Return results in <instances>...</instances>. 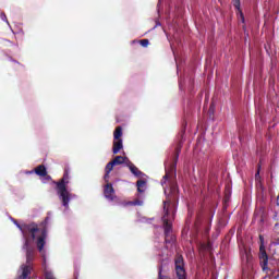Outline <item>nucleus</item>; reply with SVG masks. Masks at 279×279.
<instances>
[{
  "label": "nucleus",
  "mask_w": 279,
  "mask_h": 279,
  "mask_svg": "<svg viewBox=\"0 0 279 279\" xmlns=\"http://www.w3.org/2000/svg\"><path fill=\"white\" fill-rule=\"evenodd\" d=\"M21 230L26 239V245L36 243L37 250H39L40 254H45V239H47V232L45 229H40L36 225H28L21 228Z\"/></svg>",
  "instance_id": "obj_1"
},
{
  "label": "nucleus",
  "mask_w": 279,
  "mask_h": 279,
  "mask_svg": "<svg viewBox=\"0 0 279 279\" xmlns=\"http://www.w3.org/2000/svg\"><path fill=\"white\" fill-rule=\"evenodd\" d=\"M128 165L130 171L134 174V175H138V169L132 165V162H130V159H128V157H123V156H117L111 162H109L106 166V174H105V180H108L109 175H110V171H112L114 165Z\"/></svg>",
  "instance_id": "obj_2"
},
{
  "label": "nucleus",
  "mask_w": 279,
  "mask_h": 279,
  "mask_svg": "<svg viewBox=\"0 0 279 279\" xmlns=\"http://www.w3.org/2000/svg\"><path fill=\"white\" fill-rule=\"evenodd\" d=\"M34 258V253L32 251L26 252V263L27 265H22L20 270L17 271V279H27L29 278V274H32V266L29 262Z\"/></svg>",
  "instance_id": "obj_3"
},
{
  "label": "nucleus",
  "mask_w": 279,
  "mask_h": 279,
  "mask_svg": "<svg viewBox=\"0 0 279 279\" xmlns=\"http://www.w3.org/2000/svg\"><path fill=\"white\" fill-rule=\"evenodd\" d=\"M121 136H123V130L121 126H118L113 133V154H119L123 149V140Z\"/></svg>",
  "instance_id": "obj_4"
},
{
  "label": "nucleus",
  "mask_w": 279,
  "mask_h": 279,
  "mask_svg": "<svg viewBox=\"0 0 279 279\" xmlns=\"http://www.w3.org/2000/svg\"><path fill=\"white\" fill-rule=\"evenodd\" d=\"M58 194L60 195V198L63 202V206L68 208L69 199H71V194L69 193V191H66V184L64 183V181L58 183Z\"/></svg>",
  "instance_id": "obj_5"
},
{
  "label": "nucleus",
  "mask_w": 279,
  "mask_h": 279,
  "mask_svg": "<svg viewBox=\"0 0 279 279\" xmlns=\"http://www.w3.org/2000/svg\"><path fill=\"white\" fill-rule=\"evenodd\" d=\"M259 260L263 268V271H267V263L269 257L267 256V251H265V245L260 244L259 246Z\"/></svg>",
  "instance_id": "obj_6"
},
{
  "label": "nucleus",
  "mask_w": 279,
  "mask_h": 279,
  "mask_svg": "<svg viewBox=\"0 0 279 279\" xmlns=\"http://www.w3.org/2000/svg\"><path fill=\"white\" fill-rule=\"evenodd\" d=\"M105 197L111 202L114 199V189L110 183H107L105 186Z\"/></svg>",
  "instance_id": "obj_7"
},
{
  "label": "nucleus",
  "mask_w": 279,
  "mask_h": 279,
  "mask_svg": "<svg viewBox=\"0 0 279 279\" xmlns=\"http://www.w3.org/2000/svg\"><path fill=\"white\" fill-rule=\"evenodd\" d=\"M233 5L235 10H238V16H240L241 21H245V17L243 16V12L241 11V0H233Z\"/></svg>",
  "instance_id": "obj_8"
},
{
  "label": "nucleus",
  "mask_w": 279,
  "mask_h": 279,
  "mask_svg": "<svg viewBox=\"0 0 279 279\" xmlns=\"http://www.w3.org/2000/svg\"><path fill=\"white\" fill-rule=\"evenodd\" d=\"M35 173L37 175H41V177H45L47 175V169L45 168V166H39L35 169Z\"/></svg>",
  "instance_id": "obj_9"
},
{
  "label": "nucleus",
  "mask_w": 279,
  "mask_h": 279,
  "mask_svg": "<svg viewBox=\"0 0 279 279\" xmlns=\"http://www.w3.org/2000/svg\"><path fill=\"white\" fill-rule=\"evenodd\" d=\"M145 189H147V183L145 181H137V191L138 193H145Z\"/></svg>",
  "instance_id": "obj_10"
},
{
  "label": "nucleus",
  "mask_w": 279,
  "mask_h": 279,
  "mask_svg": "<svg viewBox=\"0 0 279 279\" xmlns=\"http://www.w3.org/2000/svg\"><path fill=\"white\" fill-rule=\"evenodd\" d=\"M163 223H165L166 232H169V230H171V223H169V220L167 219V215L163 216Z\"/></svg>",
  "instance_id": "obj_11"
},
{
  "label": "nucleus",
  "mask_w": 279,
  "mask_h": 279,
  "mask_svg": "<svg viewBox=\"0 0 279 279\" xmlns=\"http://www.w3.org/2000/svg\"><path fill=\"white\" fill-rule=\"evenodd\" d=\"M46 279H56L52 271H46Z\"/></svg>",
  "instance_id": "obj_12"
},
{
  "label": "nucleus",
  "mask_w": 279,
  "mask_h": 279,
  "mask_svg": "<svg viewBox=\"0 0 279 279\" xmlns=\"http://www.w3.org/2000/svg\"><path fill=\"white\" fill-rule=\"evenodd\" d=\"M163 210H165L166 215L169 213V202L163 203Z\"/></svg>",
  "instance_id": "obj_13"
},
{
  "label": "nucleus",
  "mask_w": 279,
  "mask_h": 279,
  "mask_svg": "<svg viewBox=\"0 0 279 279\" xmlns=\"http://www.w3.org/2000/svg\"><path fill=\"white\" fill-rule=\"evenodd\" d=\"M141 45H142V47H147L149 45V40L143 39V40H141Z\"/></svg>",
  "instance_id": "obj_14"
},
{
  "label": "nucleus",
  "mask_w": 279,
  "mask_h": 279,
  "mask_svg": "<svg viewBox=\"0 0 279 279\" xmlns=\"http://www.w3.org/2000/svg\"><path fill=\"white\" fill-rule=\"evenodd\" d=\"M166 178H169V174H166Z\"/></svg>",
  "instance_id": "obj_15"
}]
</instances>
